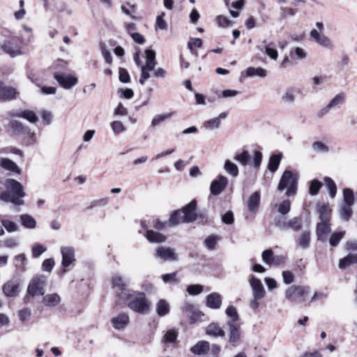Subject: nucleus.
Listing matches in <instances>:
<instances>
[{
    "instance_id": "obj_1",
    "label": "nucleus",
    "mask_w": 357,
    "mask_h": 357,
    "mask_svg": "<svg viewBox=\"0 0 357 357\" xmlns=\"http://www.w3.org/2000/svg\"><path fill=\"white\" fill-rule=\"evenodd\" d=\"M6 190L0 194V199L4 202H10L17 206L24 204L23 197L26 193L23 185L17 181L7 178L3 183Z\"/></svg>"
},
{
    "instance_id": "obj_2",
    "label": "nucleus",
    "mask_w": 357,
    "mask_h": 357,
    "mask_svg": "<svg viewBox=\"0 0 357 357\" xmlns=\"http://www.w3.org/2000/svg\"><path fill=\"white\" fill-rule=\"evenodd\" d=\"M121 300L127 301L128 307L132 311L145 314L149 311L150 304L143 292L131 290Z\"/></svg>"
},
{
    "instance_id": "obj_3",
    "label": "nucleus",
    "mask_w": 357,
    "mask_h": 357,
    "mask_svg": "<svg viewBox=\"0 0 357 357\" xmlns=\"http://www.w3.org/2000/svg\"><path fill=\"white\" fill-rule=\"evenodd\" d=\"M197 202L195 200L191 201L188 204L184 206L181 211L173 212L169 219L168 225L175 226L180 222H192L196 220L197 214L195 211Z\"/></svg>"
},
{
    "instance_id": "obj_4",
    "label": "nucleus",
    "mask_w": 357,
    "mask_h": 357,
    "mask_svg": "<svg viewBox=\"0 0 357 357\" xmlns=\"http://www.w3.org/2000/svg\"><path fill=\"white\" fill-rule=\"evenodd\" d=\"M298 175L290 170H285L280 180L278 185V190L282 191L287 189L286 195L287 197H294L297 191Z\"/></svg>"
},
{
    "instance_id": "obj_5",
    "label": "nucleus",
    "mask_w": 357,
    "mask_h": 357,
    "mask_svg": "<svg viewBox=\"0 0 357 357\" xmlns=\"http://www.w3.org/2000/svg\"><path fill=\"white\" fill-rule=\"evenodd\" d=\"M46 283V278L43 275H36L29 282L26 294L24 296V301L28 302L29 296H43L45 293V285Z\"/></svg>"
},
{
    "instance_id": "obj_6",
    "label": "nucleus",
    "mask_w": 357,
    "mask_h": 357,
    "mask_svg": "<svg viewBox=\"0 0 357 357\" xmlns=\"http://www.w3.org/2000/svg\"><path fill=\"white\" fill-rule=\"evenodd\" d=\"M310 287L303 285H291L284 291L285 298L292 303L301 302L309 294Z\"/></svg>"
},
{
    "instance_id": "obj_7",
    "label": "nucleus",
    "mask_w": 357,
    "mask_h": 357,
    "mask_svg": "<svg viewBox=\"0 0 357 357\" xmlns=\"http://www.w3.org/2000/svg\"><path fill=\"white\" fill-rule=\"evenodd\" d=\"M112 287L115 289L117 297L119 300L123 298L127 294V291H130L132 289H128L127 282L119 275H114L112 279Z\"/></svg>"
},
{
    "instance_id": "obj_8",
    "label": "nucleus",
    "mask_w": 357,
    "mask_h": 357,
    "mask_svg": "<svg viewBox=\"0 0 357 357\" xmlns=\"http://www.w3.org/2000/svg\"><path fill=\"white\" fill-rule=\"evenodd\" d=\"M54 77L66 89H69L77 84V77L59 71L54 72Z\"/></svg>"
},
{
    "instance_id": "obj_9",
    "label": "nucleus",
    "mask_w": 357,
    "mask_h": 357,
    "mask_svg": "<svg viewBox=\"0 0 357 357\" xmlns=\"http://www.w3.org/2000/svg\"><path fill=\"white\" fill-rule=\"evenodd\" d=\"M155 257L163 261H174L178 260V255L174 248L165 246H159L155 250Z\"/></svg>"
},
{
    "instance_id": "obj_10",
    "label": "nucleus",
    "mask_w": 357,
    "mask_h": 357,
    "mask_svg": "<svg viewBox=\"0 0 357 357\" xmlns=\"http://www.w3.org/2000/svg\"><path fill=\"white\" fill-rule=\"evenodd\" d=\"M229 328V342L231 346H236L239 344L241 337V326L237 322L227 321Z\"/></svg>"
},
{
    "instance_id": "obj_11",
    "label": "nucleus",
    "mask_w": 357,
    "mask_h": 357,
    "mask_svg": "<svg viewBox=\"0 0 357 357\" xmlns=\"http://www.w3.org/2000/svg\"><path fill=\"white\" fill-rule=\"evenodd\" d=\"M310 36L320 46L327 50H333L334 44L332 40L317 29H312L310 32Z\"/></svg>"
},
{
    "instance_id": "obj_12",
    "label": "nucleus",
    "mask_w": 357,
    "mask_h": 357,
    "mask_svg": "<svg viewBox=\"0 0 357 357\" xmlns=\"http://www.w3.org/2000/svg\"><path fill=\"white\" fill-rule=\"evenodd\" d=\"M227 185L228 178L223 175H219L217 178L211 182L210 192L213 196H218L225 190Z\"/></svg>"
},
{
    "instance_id": "obj_13",
    "label": "nucleus",
    "mask_w": 357,
    "mask_h": 357,
    "mask_svg": "<svg viewBox=\"0 0 357 357\" xmlns=\"http://www.w3.org/2000/svg\"><path fill=\"white\" fill-rule=\"evenodd\" d=\"M62 255L61 265L64 268L73 264L75 261V250L72 246H62L60 249Z\"/></svg>"
},
{
    "instance_id": "obj_14",
    "label": "nucleus",
    "mask_w": 357,
    "mask_h": 357,
    "mask_svg": "<svg viewBox=\"0 0 357 357\" xmlns=\"http://www.w3.org/2000/svg\"><path fill=\"white\" fill-rule=\"evenodd\" d=\"M15 38L6 40L1 45L3 52L13 58L23 54V52L21 50L20 47L15 43Z\"/></svg>"
},
{
    "instance_id": "obj_15",
    "label": "nucleus",
    "mask_w": 357,
    "mask_h": 357,
    "mask_svg": "<svg viewBox=\"0 0 357 357\" xmlns=\"http://www.w3.org/2000/svg\"><path fill=\"white\" fill-rule=\"evenodd\" d=\"M2 291L6 297H13L20 292V281L17 278H13L6 282L2 287Z\"/></svg>"
},
{
    "instance_id": "obj_16",
    "label": "nucleus",
    "mask_w": 357,
    "mask_h": 357,
    "mask_svg": "<svg viewBox=\"0 0 357 357\" xmlns=\"http://www.w3.org/2000/svg\"><path fill=\"white\" fill-rule=\"evenodd\" d=\"M8 115L10 117H20L27 120L31 123H36L39 119L36 114L31 110L26 109L23 111H10Z\"/></svg>"
},
{
    "instance_id": "obj_17",
    "label": "nucleus",
    "mask_w": 357,
    "mask_h": 357,
    "mask_svg": "<svg viewBox=\"0 0 357 357\" xmlns=\"http://www.w3.org/2000/svg\"><path fill=\"white\" fill-rule=\"evenodd\" d=\"M250 284L252 289L253 297L257 299L263 298L265 294V290L260 280L252 276L250 279Z\"/></svg>"
},
{
    "instance_id": "obj_18",
    "label": "nucleus",
    "mask_w": 357,
    "mask_h": 357,
    "mask_svg": "<svg viewBox=\"0 0 357 357\" xmlns=\"http://www.w3.org/2000/svg\"><path fill=\"white\" fill-rule=\"evenodd\" d=\"M0 167L4 170L9 172V174L20 175L21 169L19 166L13 160L6 158H0Z\"/></svg>"
},
{
    "instance_id": "obj_19",
    "label": "nucleus",
    "mask_w": 357,
    "mask_h": 357,
    "mask_svg": "<svg viewBox=\"0 0 357 357\" xmlns=\"http://www.w3.org/2000/svg\"><path fill=\"white\" fill-rule=\"evenodd\" d=\"M296 245L302 250H307L310 247L311 241V233L309 229L303 231L296 238Z\"/></svg>"
},
{
    "instance_id": "obj_20",
    "label": "nucleus",
    "mask_w": 357,
    "mask_h": 357,
    "mask_svg": "<svg viewBox=\"0 0 357 357\" xmlns=\"http://www.w3.org/2000/svg\"><path fill=\"white\" fill-rule=\"evenodd\" d=\"M17 92L15 89L11 86H4L0 81V101H8L15 98Z\"/></svg>"
},
{
    "instance_id": "obj_21",
    "label": "nucleus",
    "mask_w": 357,
    "mask_h": 357,
    "mask_svg": "<svg viewBox=\"0 0 357 357\" xmlns=\"http://www.w3.org/2000/svg\"><path fill=\"white\" fill-rule=\"evenodd\" d=\"M113 327L116 330H121L128 326L130 318L126 312H121L111 320Z\"/></svg>"
},
{
    "instance_id": "obj_22",
    "label": "nucleus",
    "mask_w": 357,
    "mask_h": 357,
    "mask_svg": "<svg viewBox=\"0 0 357 357\" xmlns=\"http://www.w3.org/2000/svg\"><path fill=\"white\" fill-rule=\"evenodd\" d=\"M344 102V95L342 93L337 94L325 107L319 111V116H323L326 115L331 108L342 105Z\"/></svg>"
},
{
    "instance_id": "obj_23",
    "label": "nucleus",
    "mask_w": 357,
    "mask_h": 357,
    "mask_svg": "<svg viewBox=\"0 0 357 357\" xmlns=\"http://www.w3.org/2000/svg\"><path fill=\"white\" fill-rule=\"evenodd\" d=\"M317 212L319 214L320 221L330 222L331 216V209L329 204H317Z\"/></svg>"
},
{
    "instance_id": "obj_24",
    "label": "nucleus",
    "mask_w": 357,
    "mask_h": 357,
    "mask_svg": "<svg viewBox=\"0 0 357 357\" xmlns=\"http://www.w3.org/2000/svg\"><path fill=\"white\" fill-rule=\"evenodd\" d=\"M206 306L211 309H220L222 305V297L218 293H211L206 296Z\"/></svg>"
},
{
    "instance_id": "obj_25",
    "label": "nucleus",
    "mask_w": 357,
    "mask_h": 357,
    "mask_svg": "<svg viewBox=\"0 0 357 357\" xmlns=\"http://www.w3.org/2000/svg\"><path fill=\"white\" fill-rule=\"evenodd\" d=\"M206 333L213 337H224L225 336V332L223 328L218 323L215 322L208 325Z\"/></svg>"
},
{
    "instance_id": "obj_26",
    "label": "nucleus",
    "mask_w": 357,
    "mask_h": 357,
    "mask_svg": "<svg viewBox=\"0 0 357 357\" xmlns=\"http://www.w3.org/2000/svg\"><path fill=\"white\" fill-rule=\"evenodd\" d=\"M272 43H268L266 40H263L260 44L257 46L258 50L265 53L273 60H276L278 57V52L276 49L271 47Z\"/></svg>"
},
{
    "instance_id": "obj_27",
    "label": "nucleus",
    "mask_w": 357,
    "mask_h": 357,
    "mask_svg": "<svg viewBox=\"0 0 357 357\" xmlns=\"http://www.w3.org/2000/svg\"><path fill=\"white\" fill-rule=\"evenodd\" d=\"M260 193L257 191L252 194L248 201V207L249 211L255 214L258 211L260 202Z\"/></svg>"
},
{
    "instance_id": "obj_28",
    "label": "nucleus",
    "mask_w": 357,
    "mask_h": 357,
    "mask_svg": "<svg viewBox=\"0 0 357 357\" xmlns=\"http://www.w3.org/2000/svg\"><path fill=\"white\" fill-rule=\"evenodd\" d=\"M331 231L330 222L320 221L317 225L316 233L318 241H324L322 236Z\"/></svg>"
},
{
    "instance_id": "obj_29",
    "label": "nucleus",
    "mask_w": 357,
    "mask_h": 357,
    "mask_svg": "<svg viewBox=\"0 0 357 357\" xmlns=\"http://www.w3.org/2000/svg\"><path fill=\"white\" fill-rule=\"evenodd\" d=\"M209 350L210 344L208 342L205 340L198 342L190 349L193 354L199 356L206 354Z\"/></svg>"
},
{
    "instance_id": "obj_30",
    "label": "nucleus",
    "mask_w": 357,
    "mask_h": 357,
    "mask_svg": "<svg viewBox=\"0 0 357 357\" xmlns=\"http://www.w3.org/2000/svg\"><path fill=\"white\" fill-rule=\"evenodd\" d=\"M42 302L45 306L54 307L60 303L61 297L56 293L48 294L43 296Z\"/></svg>"
},
{
    "instance_id": "obj_31",
    "label": "nucleus",
    "mask_w": 357,
    "mask_h": 357,
    "mask_svg": "<svg viewBox=\"0 0 357 357\" xmlns=\"http://www.w3.org/2000/svg\"><path fill=\"white\" fill-rule=\"evenodd\" d=\"M353 206L340 204L339 208V215L342 220L347 222L349 220L353 214Z\"/></svg>"
},
{
    "instance_id": "obj_32",
    "label": "nucleus",
    "mask_w": 357,
    "mask_h": 357,
    "mask_svg": "<svg viewBox=\"0 0 357 357\" xmlns=\"http://www.w3.org/2000/svg\"><path fill=\"white\" fill-rule=\"evenodd\" d=\"M145 236L151 243H160L166 240L165 236L153 230H147Z\"/></svg>"
},
{
    "instance_id": "obj_33",
    "label": "nucleus",
    "mask_w": 357,
    "mask_h": 357,
    "mask_svg": "<svg viewBox=\"0 0 357 357\" xmlns=\"http://www.w3.org/2000/svg\"><path fill=\"white\" fill-rule=\"evenodd\" d=\"M15 135H22L29 132V130L22 123L17 120H11L8 124Z\"/></svg>"
},
{
    "instance_id": "obj_34",
    "label": "nucleus",
    "mask_w": 357,
    "mask_h": 357,
    "mask_svg": "<svg viewBox=\"0 0 357 357\" xmlns=\"http://www.w3.org/2000/svg\"><path fill=\"white\" fill-rule=\"evenodd\" d=\"M169 304L165 299H160L156 303L155 310L160 317L167 315L169 312Z\"/></svg>"
},
{
    "instance_id": "obj_35",
    "label": "nucleus",
    "mask_w": 357,
    "mask_h": 357,
    "mask_svg": "<svg viewBox=\"0 0 357 357\" xmlns=\"http://www.w3.org/2000/svg\"><path fill=\"white\" fill-rule=\"evenodd\" d=\"M354 264H357V254L350 253L340 260L338 266L340 268L344 269Z\"/></svg>"
},
{
    "instance_id": "obj_36",
    "label": "nucleus",
    "mask_w": 357,
    "mask_h": 357,
    "mask_svg": "<svg viewBox=\"0 0 357 357\" xmlns=\"http://www.w3.org/2000/svg\"><path fill=\"white\" fill-rule=\"evenodd\" d=\"M225 5L229 10V13L233 17H236L238 16V12L234 11L230 9V8H233L237 10H240L243 8L244 4L243 0H238L236 1H233L230 3L229 0H225Z\"/></svg>"
},
{
    "instance_id": "obj_37",
    "label": "nucleus",
    "mask_w": 357,
    "mask_h": 357,
    "mask_svg": "<svg viewBox=\"0 0 357 357\" xmlns=\"http://www.w3.org/2000/svg\"><path fill=\"white\" fill-rule=\"evenodd\" d=\"M146 63L143 66L147 67L149 69H154L156 66L155 52L152 50H146L145 51Z\"/></svg>"
},
{
    "instance_id": "obj_38",
    "label": "nucleus",
    "mask_w": 357,
    "mask_h": 357,
    "mask_svg": "<svg viewBox=\"0 0 357 357\" xmlns=\"http://www.w3.org/2000/svg\"><path fill=\"white\" fill-rule=\"evenodd\" d=\"M282 155V153L272 155L268 161V168L271 172H275L280 163Z\"/></svg>"
},
{
    "instance_id": "obj_39",
    "label": "nucleus",
    "mask_w": 357,
    "mask_h": 357,
    "mask_svg": "<svg viewBox=\"0 0 357 357\" xmlns=\"http://www.w3.org/2000/svg\"><path fill=\"white\" fill-rule=\"evenodd\" d=\"M22 225L28 229H34L36 227V220L29 214H22L20 215Z\"/></svg>"
},
{
    "instance_id": "obj_40",
    "label": "nucleus",
    "mask_w": 357,
    "mask_h": 357,
    "mask_svg": "<svg viewBox=\"0 0 357 357\" xmlns=\"http://www.w3.org/2000/svg\"><path fill=\"white\" fill-rule=\"evenodd\" d=\"M355 202V195L353 190L344 188L343 190V200L341 204L353 206Z\"/></svg>"
},
{
    "instance_id": "obj_41",
    "label": "nucleus",
    "mask_w": 357,
    "mask_h": 357,
    "mask_svg": "<svg viewBox=\"0 0 357 357\" xmlns=\"http://www.w3.org/2000/svg\"><path fill=\"white\" fill-rule=\"evenodd\" d=\"M224 169L227 174H229L234 178L237 177L238 175V168L237 165L235 163L230 161L229 160H227L225 162Z\"/></svg>"
},
{
    "instance_id": "obj_42",
    "label": "nucleus",
    "mask_w": 357,
    "mask_h": 357,
    "mask_svg": "<svg viewBox=\"0 0 357 357\" xmlns=\"http://www.w3.org/2000/svg\"><path fill=\"white\" fill-rule=\"evenodd\" d=\"M15 266L21 272L26 271V265L27 262L26 257L24 254H20L15 257Z\"/></svg>"
},
{
    "instance_id": "obj_43",
    "label": "nucleus",
    "mask_w": 357,
    "mask_h": 357,
    "mask_svg": "<svg viewBox=\"0 0 357 357\" xmlns=\"http://www.w3.org/2000/svg\"><path fill=\"white\" fill-rule=\"evenodd\" d=\"M281 102L284 104L292 105L294 103L296 96L294 91L291 89H287L282 95Z\"/></svg>"
},
{
    "instance_id": "obj_44",
    "label": "nucleus",
    "mask_w": 357,
    "mask_h": 357,
    "mask_svg": "<svg viewBox=\"0 0 357 357\" xmlns=\"http://www.w3.org/2000/svg\"><path fill=\"white\" fill-rule=\"evenodd\" d=\"M246 75L248 77L258 76L260 77H264L266 75V70L260 67H249L246 70Z\"/></svg>"
},
{
    "instance_id": "obj_45",
    "label": "nucleus",
    "mask_w": 357,
    "mask_h": 357,
    "mask_svg": "<svg viewBox=\"0 0 357 357\" xmlns=\"http://www.w3.org/2000/svg\"><path fill=\"white\" fill-rule=\"evenodd\" d=\"M234 160L243 166L248 165L251 160V157L248 151H243L241 153L236 154L234 156Z\"/></svg>"
},
{
    "instance_id": "obj_46",
    "label": "nucleus",
    "mask_w": 357,
    "mask_h": 357,
    "mask_svg": "<svg viewBox=\"0 0 357 357\" xmlns=\"http://www.w3.org/2000/svg\"><path fill=\"white\" fill-rule=\"evenodd\" d=\"M261 257L263 261L268 265L278 264V262L275 260L273 252L271 249L264 250L262 252Z\"/></svg>"
},
{
    "instance_id": "obj_47",
    "label": "nucleus",
    "mask_w": 357,
    "mask_h": 357,
    "mask_svg": "<svg viewBox=\"0 0 357 357\" xmlns=\"http://www.w3.org/2000/svg\"><path fill=\"white\" fill-rule=\"evenodd\" d=\"M324 182L331 198H334L337 194V186L334 181L330 177H325Z\"/></svg>"
},
{
    "instance_id": "obj_48",
    "label": "nucleus",
    "mask_w": 357,
    "mask_h": 357,
    "mask_svg": "<svg viewBox=\"0 0 357 357\" xmlns=\"http://www.w3.org/2000/svg\"><path fill=\"white\" fill-rule=\"evenodd\" d=\"M288 229H291L294 231H298L302 228V220L299 217H294L287 221Z\"/></svg>"
},
{
    "instance_id": "obj_49",
    "label": "nucleus",
    "mask_w": 357,
    "mask_h": 357,
    "mask_svg": "<svg viewBox=\"0 0 357 357\" xmlns=\"http://www.w3.org/2000/svg\"><path fill=\"white\" fill-rule=\"evenodd\" d=\"M275 206H278V213L282 215L288 214L291 209V202L289 199H284L278 206L277 204Z\"/></svg>"
},
{
    "instance_id": "obj_50",
    "label": "nucleus",
    "mask_w": 357,
    "mask_h": 357,
    "mask_svg": "<svg viewBox=\"0 0 357 357\" xmlns=\"http://www.w3.org/2000/svg\"><path fill=\"white\" fill-rule=\"evenodd\" d=\"M178 337V332L175 329L168 330L165 334L162 342L165 343H174Z\"/></svg>"
},
{
    "instance_id": "obj_51",
    "label": "nucleus",
    "mask_w": 357,
    "mask_h": 357,
    "mask_svg": "<svg viewBox=\"0 0 357 357\" xmlns=\"http://www.w3.org/2000/svg\"><path fill=\"white\" fill-rule=\"evenodd\" d=\"M1 222L2 224V226L9 233H12L18 230V225L11 220L3 218L1 220Z\"/></svg>"
},
{
    "instance_id": "obj_52",
    "label": "nucleus",
    "mask_w": 357,
    "mask_h": 357,
    "mask_svg": "<svg viewBox=\"0 0 357 357\" xmlns=\"http://www.w3.org/2000/svg\"><path fill=\"white\" fill-rule=\"evenodd\" d=\"M312 148L314 151L320 153H327L329 151V147L320 141L312 143Z\"/></svg>"
},
{
    "instance_id": "obj_53",
    "label": "nucleus",
    "mask_w": 357,
    "mask_h": 357,
    "mask_svg": "<svg viewBox=\"0 0 357 357\" xmlns=\"http://www.w3.org/2000/svg\"><path fill=\"white\" fill-rule=\"evenodd\" d=\"M172 116V113H165V114H157L155 115L152 121H151V126L155 127L158 125H159L160 123H161L162 122H163L164 121L168 119H170Z\"/></svg>"
},
{
    "instance_id": "obj_54",
    "label": "nucleus",
    "mask_w": 357,
    "mask_h": 357,
    "mask_svg": "<svg viewBox=\"0 0 357 357\" xmlns=\"http://www.w3.org/2000/svg\"><path fill=\"white\" fill-rule=\"evenodd\" d=\"M220 126V120L219 118H213L204 123L203 126L207 130H215Z\"/></svg>"
},
{
    "instance_id": "obj_55",
    "label": "nucleus",
    "mask_w": 357,
    "mask_h": 357,
    "mask_svg": "<svg viewBox=\"0 0 357 357\" xmlns=\"http://www.w3.org/2000/svg\"><path fill=\"white\" fill-rule=\"evenodd\" d=\"M225 313L231 319L230 321L237 322L239 319L237 310L234 305H229L226 309Z\"/></svg>"
},
{
    "instance_id": "obj_56",
    "label": "nucleus",
    "mask_w": 357,
    "mask_h": 357,
    "mask_svg": "<svg viewBox=\"0 0 357 357\" xmlns=\"http://www.w3.org/2000/svg\"><path fill=\"white\" fill-rule=\"evenodd\" d=\"M345 231H339L333 233L330 238L329 243L332 247H335L338 245L341 239L343 238Z\"/></svg>"
},
{
    "instance_id": "obj_57",
    "label": "nucleus",
    "mask_w": 357,
    "mask_h": 357,
    "mask_svg": "<svg viewBox=\"0 0 357 357\" xmlns=\"http://www.w3.org/2000/svg\"><path fill=\"white\" fill-rule=\"evenodd\" d=\"M47 250V248L44 245L37 243L32 246L31 253L33 258L39 257L43 253Z\"/></svg>"
},
{
    "instance_id": "obj_58",
    "label": "nucleus",
    "mask_w": 357,
    "mask_h": 357,
    "mask_svg": "<svg viewBox=\"0 0 357 357\" xmlns=\"http://www.w3.org/2000/svg\"><path fill=\"white\" fill-rule=\"evenodd\" d=\"M321 186L322 183L321 181L316 179L313 180L310 183L309 193L312 196L317 195Z\"/></svg>"
},
{
    "instance_id": "obj_59",
    "label": "nucleus",
    "mask_w": 357,
    "mask_h": 357,
    "mask_svg": "<svg viewBox=\"0 0 357 357\" xmlns=\"http://www.w3.org/2000/svg\"><path fill=\"white\" fill-rule=\"evenodd\" d=\"M176 272L167 273L162 275V279L165 283L177 284L179 280L176 278Z\"/></svg>"
},
{
    "instance_id": "obj_60",
    "label": "nucleus",
    "mask_w": 357,
    "mask_h": 357,
    "mask_svg": "<svg viewBox=\"0 0 357 357\" xmlns=\"http://www.w3.org/2000/svg\"><path fill=\"white\" fill-rule=\"evenodd\" d=\"M203 291V286L200 284H190L187 288V292L190 295L196 296Z\"/></svg>"
},
{
    "instance_id": "obj_61",
    "label": "nucleus",
    "mask_w": 357,
    "mask_h": 357,
    "mask_svg": "<svg viewBox=\"0 0 357 357\" xmlns=\"http://www.w3.org/2000/svg\"><path fill=\"white\" fill-rule=\"evenodd\" d=\"M165 15V14L164 13H162L160 15L157 16L156 22H155V29H162V30L167 29V24L166 22L163 19Z\"/></svg>"
},
{
    "instance_id": "obj_62",
    "label": "nucleus",
    "mask_w": 357,
    "mask_h": 357,
    "mask_svg": "<svg viewBox=\"0 0 357 357\" xmlns=\"http://www.w3.org/2000/svg\"><path fill=\"white\" fill-rule=\"evenodd\" d=\"M218 241V238L215 236H209L207 237L204 243L206 248L211 250H213L217 244V242Z\"/></svg>"
},
{
    "instance_id": "obj_63",
    "label": "nucleus",
    "mask_w": 357,
    "mask_h": 357,
    "mask_svg": "<svg viewBox=\"0 0 357 357\" xmlns=\"http://www.w3.org/2000/svg\"><path fill=\"white\" fill-rule=\"evenodd\" d=\"M111 127L115 134L123 132L126 129L123 123L120 121H114L111 123Z\"/></svg>"
},
{
    "instance_id": "obj_64",
    "label": "nucleus",
    "mask_w": 357,
    "mask_h": 357,
    "mask_svg": "<svg viewBox=\"0 0 357 357\" xmlns=\"http://www.w3.org/2000/svg\"><path fill=\"white\" fill-rule=\"evenodd\" d=\"M282 276L285 284H291L294 281V274L290 271H284Z\"/></svg>"
}]
</instances>
